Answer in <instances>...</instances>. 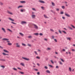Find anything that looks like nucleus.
Wrapping results in <instances>:
<instances>
[{
  "label": "nucleus",
  "mask_w": 75,
  "mask_h": 75,
  "mask_svg": "<svg viewBox=\"0 0 75 75\" xmlns=\"http://www.w3.org/2000/svg\"><path fill=\"white\" fill-rule=\"evenodd\" d=\"M1 61H6V60L2 59H0Z\"/></svg>",
  "instance_id": "6ab92c4d"
},
{
  "label": "nucleus",
  "mask_w": 75,
  "mask_h": 75,
  "mask_svg": "<svg viewBox=\"0 0 75 75\" xmlns=\"http://www.w3.org/2000/svg\"><path fill=\"white\" fill-rule=\"evenodd\" d=\"M51 12H52V13H54V14L55 13V12L53 10H51Z\"/></svg>",
  "instance_id": "c03bdc74"
},
{
  "label": "nucleus",
  "mask_w": 75,
  "mask_h": 75,
  "mask_svg": "<svg viewBox=\"0 0 75 75\" xmlns=\"http://www.w3.org/2000/svg\"><path fill=\"white\" fill-rule=\"evenodd\" d=\"M3 51L4 52H7V53H9V52L5 49H4Z\"/></svg>",
  "instance_id": "0eeeda50"
},
{
  "label": "nucleus",
  "mask_w": 75,
  "mask_h": 75,
  "mask_svg": "<svg viewBox=\"0 0 75 75\" xmlns=\"http://www.w3.org/2000/svg\"><path fill=\"white\" fill-rule=\"evenodd\" d=\"M1 67L2 68H5V67L4 66H1Z\"/></svg>",
  "instance_id": "603ef678"
},
{
  "label": "nucleus",
  "mask_w": 75,
  "mask_h": 75,
  "mask_svg": "<svg viewBox=\"0 0 75 75\" xmlns=\"http://www.w3.org/2000/svg\"><path fill=\"white\" fill-rule=\"evenodd\" d=\"M21 65H22V66H24V64L23 63H20Z\"/></svg>",
  "instance_id": "412c9836"
},
{
  "label": "nucleus",
  "mask_w": 75,
  "mask_h": 75,
  "mask_svg": "<svg viewBox=\"0 0 75 75\" xmlns=\"http://www.w3.org/2000/svg\"><path fill=\"white\" fill-rule=\"evenodd\" d=\"M7 30H8L9 31H10V32H11L12 33V31H11V30H10V29H7Z\"/></svg>",
  "instance_id": "393cba45"
},
{
  "label": "nucleus",
  "mask_w": 75,
  "mask_h": 75,
  "mask_svg": "<svg viewBox=\"0 0 75 75\" xmlns=\"http://www.w3.org/2000/svg\"><path fill=\"white\" fill-rule=\"evenodd\" d=\"M7 13L8 14H11V15H13V13L11 12H10L8 11Z\"/></svg>",
  "instance_id": "423d86ee"
},
{
  "label": "nucleus",
  "mask_w": 75,
  "mask_h": 75,
  "mask_svg": "<svg viewBox=\"0 0 75 75\" xmlns=\"http://www.w3.org/2000/svg\"><path fill=\"white\" fill-rule=\"evenodd\" d=\"M20 3H25V1H21Z\"/></svg>",
  "instance_id": "aec40b11"
},
{
  "label": "nucleus",
  "mask_w": 75,
  "mask_h": 75,
  "mask_svg": "<svg viewBox=\"0 0 75 75\" xmlns=\"http://www.w3.org/2000/svg\"><path fill=\"white\" fill-rule=\"evenodd\" d=\"M41 8H42V9L43 10H44V7L43 6H42L41 7Z\"/></svg>",
  "instance_id": "5fc2aeb1"
},
{
  "label": "nucleus",
  "mask_w": 75,
  "mask_h": 75,
  "mask_svg": "<svg viewBox=\"0 0 75 75\" xmlns=\"http://www.w3.org/2000/svg\"><path fill=\"white\" fill-rule=\"evenodd\" d=\"M2 40L3 41H6L7 40H9V39L7 38H4L2 39Z\"/></svg>",
  "instance_id": "20e7f679"
},
{
  "label": "nucleus",
  "mask_w": 75,
  "mask_h": 75,
  "mask_svg": "<svg viewBox=\"0 0 75 75\" xmlns=\"http://www.w3.org/2000/svg\"><path fill=\"white\" fill-rule=\"evenodd\" d=\"M34 52L36 55H38V53H37V52L36 51H34Z\"/></svg>",
  "instance_id": "c756f323"
},
{
  "label": "nucleus",
  "mask_w": 75,
  "mask_h": 75,
  "mask_svg": "<svg viewBox=\"0 0 75 75\" xmlns=\"http://www.w3.org/2000/svg\"><path fill=\"white\" fill-rule=\"evenodd\" d=\"M69 29H70V30H73L72 28L71 27H69Z\"/></svg>",
  "instance_id": "3c124183"
},
{
  "label": "nucleus",
  "mask_w": 75,
  "mask_h": 75,
  "mask_svg": "<svg viewBox=\"0 0 75 75\" xmlns=\"http://www.w3.org/2000/svg\"><path fill=\"white\" fill-rule=\"evenodd\" d=\"M21 12H23V11H25V10L24 9H23V10L21 9Z\"/></svg>",
  "instance_id": "a211bd4d"
},
{
  "label": "nucleus",
  "mask_w": 75,
  "mask_h": 75,
  "mask_svg": "<svg viewBox=\"0 0 75 75\" xmlns=\"http://www.w3.org/2000/svg\"><path fill=\"white\" fill-rule=\"evenodd\" d=\"M50 61L52 64H54V62H53V61H52V60H51Z\"/></svg>",
  "instance_id": "4d7b16f0"
},
{
  "label": "nucleus",
  "mask_w": 75,
  "mask_h": 75,
  "mask_svg": "<svg viewBox=\"0 0 75 75\" xmlns=\"http://www.w3.org/2000/svg\"><path fill=\"white\" fill-rule=\"evenodd\" d=\"M19 34H20L22 37H23V36H24V34H23L22 33H20Z\"/></svg>",
  "instance_id": "2eb2a0df"
},
{
  "label": "nucleus",
  "mask_w": 75,
  "mask_h": 75,
  "mask_svg": "<svg viewBox=\"0 0 75 75\" xmlns=\"http://www.w3.org/2000/svg\"><path fill=\"white\" fill-rule=\"evenodd\" d=\"M8 19H9V20H11V21H14V20L11 19L10 18H9Z\"/></svg>",
  "instance_id": "ddd939ff"
},
{
  "label": "nucleus",
  "mask_w": 75,
  "mask_h": 75,
  "mask_svg": "<svg viewBox=\"0 0 75 75\" xmlns=\"http://www.w3.org/2000/svg\"><path fill=\"white\" fill-rule=\"evenodd\" d=\"M54 40L55 42H57V39H54Z\"/></svg>",
  "instance_id": "c9c22d12"
},
{
  "label": "nucleus",
  "mask_w": 75,
  "mask_h": 75,
  "mask_svg": "<svg viewBox=\"0 0 75 75\" xmlns=\"http://www.w3.org/2000/svg\"><path fill=\"white\" fill-rule=\"evenodd\" d=\"M59 68V67H58V66H56V68Z\"/></svg>",
  "instance_id": "e2e57ef3"
},
{
  "label": "nucleus",
  "mask_w": 75,
  "mask_h": 75,
  "mask_svg": "<svg viewBox=\"0 0 75 75\" xmlns=\"http://www.w3.org/2000/svg\"><path fill=\"white\" fill-rule=\"evenodd\" d=\"M32 18H35V15H32Z\"/></svg>",
  "instance_id": "4468645a"
},
{
  "label": "nucleus",
  "mask_w": 75,
  "mask_h": 75,
  "mask_svg": "<svg viewBox=\"0 0 75 75\" xmlns=\"http://www.w3.org/2000/svg\"><path fill=\"white\" fill-rule=\"evenodd\" d=\"M45 69H48V67H47L46 66H45Z\"/></svg>",
  "instance_id": "09e8293b"
},
{
  "label": "nucleus",
  "mask_w": 75,
  "mask_h": 75,
  "mask_svg": "<svg viewBox=\"0 0 75 75\" xmlns=\"http://www.w3.org/2000/svg\"><path fill=\"white\" fill-rule=\"evenodd\" d=\"M11 23H12V24H17V23H15L13 22H11Z\"/></svg>",
  "instance_id": "8fccbe9b"
},
{
  "label": "nucleus",
  "mask_w": 75,
  "mask_h": 75,
  "mask_svg": "<svg viewBox=\"0 0 75 75\" xmlns=\"http://www.w3.org/2000/svg\"><path fill=\"white\" fill-rule=\"evenodd\" d=\"M23 6L21 5V6H18V8H21V7H23Z\"/></svg>",
  "instance_id": "dca6fc26"
},
{
  "label": "nucleus",
  "mask_w": 75,
  "mask_h": 75,
  "mask_svg": "<svg viewBox=\"0 0 75 75\" xmlns=\"http://www.w3.org/2000/svg\"><path fill=\"white\" fill-rule=\"evenodd\" d=\"M22 58L23 59H25V60H26V61H30V59H29L24 57H22Z\"/></svg>",
  "instance_id": "f03ea898"
},
{
  "label": "nucleus",
  "mask_w": 75,
  "mask_h": 75,
  "mask_svg": "<svg viewBox=\"0 0 75 75\" xmlns=\"http://www.w3.org/2000/svg\"><path fill=\"white\" fill-rule=\"evenodd\" d=\"M36 58L37 59H40V57H39L37 56L36 57Z\"/></svg>",
  "instance_id": "79ce46f5"
},
{
  "label": "nucleus",
  "mask_w": 75,
  "mask_h": 75,
  "mask_svg": "<svg viewBox=\"0 0 75 75\" xmlns=\"http://www.w3.org/2000/svg\"><path fill=\"white\" fill-rule=\"evenodd\" d=\"M62 51H65V50L64 49H63Z\"/></svg>",
  "instance_id": "338daca9"
},
{
  "label": "nucleus",
  "mask_w": 75,
  "mask_h": 75,
  "mask_svg": "<svg viewBox=\"0 0 75 75\" xmlns=\"http://www.w3.org/2000/svg\"><path fill=\"white\" fill-rule=\"evenodd\" d=\"M65 16H67V17H70V15H69V14H67V13H65Z\"/></svg>",
  "instance_id": "9b49d317"
},
{
  "label": "nucleus",
  "mask_w": 75,
  "mask_h": 75,
  "mask_svg": "<svg viewBox=\"0 0 75 75\" xmlns=\"http://www.w3.org/2000/svg\"><path fill=\"white\" fill-rule=\"evenodd\" d=\"M1 30H2L3 31H4V32L5 33H6V30H5V29H4V28H1Z\"/></svg>",
  "instance_id": "7ed1b4c3"
},
{
  "label": "nucleus",
  "mask_w": 75,
  "mask_h": 75,
  "mask_svg": "<svg viewBox=\"0 0 75 75\" xmlns=\"http://www.w3.org/2000/svg\"><path fill=\"white\" fill-rule=\"evenodd\" d=\"M7 42H10V41L8 40H6Z\"/></svg>",
  "instance_id": "774afa93"
},
{
  "label": "nucleus",
  "mask_w": 75,
  "mask_h": 75,
  "mask_svg": "<svg viewBox=\"0 0 75 75\" xmlns=\"http://www.w3.org/2000/svg\"><path fill=\"white\" fill-rule=\"evenodd\" d=\"M26 23H27V22H26L24 21H22L21 23V24H26Z\"/></svg>",
  "instance_id": "6e6552de"
},
{
  "label": "nucleus",
  "mask_w": 75,
  "mask_h": 75,
  "mask_svg": "<svg viewBox=\"0 0 75 75\" xmlns=\"http://www.w3.org/2000/svg\"><path fill=\"white\" fill-rule=\"evenodd\" d=\"M52 6H55V4H54V2H52Z\"/></svg>",
  "instance_id": "b1692460"
},
{
  "label": "nucleus",
  "mask_w": 75,
  "mask_h": 75,
  "mask_svg": "<svg viewBox=\"0 0 75 75\" xmlns=\"http://www.w3.org/2000/svg\"><path fill=\"white\" fill-rule=\"evenodd\" d=\"M8 45H12V44L10 43H8Z\"/></svg>",
  "instance_id": "7c9ffc66"
},
{
  "label": "nucleus",
  "mask_w": 75,
  "mask_h": 75,
  "mask_svg": "<svg viewBox=\"0 0 75 75\" xmlns=\"http://www.w3.org/2000/svg\"><path fill=\"white\" fill-rule=\"evenodd\" d=\"M67 40H71V38L69 37L67 38Z\"/></svg>",
  "instance_id": "bb28decb"
},
{
  "label": "nucleus",
  "mask_w": 75,
  "mask_h": 75,
  "mask_svg": "<svg viewBox=\"0 0 75 75\" xmlns=\"http://www.w3.org/2000/svg\"><path fill=\"white\" fill-rule=\"evenodd\" d=\"M49 67H51V68H53V66H52L50 64L49 65Z\"/></svg>",
  "instance_id": "4c0bfd02"
},
{
  "label": "nucleus",
  "mask_w": 75,
  "mask_h": 75,
  "mask_svg": "<svg viewBox=\"0 0 75 75\" xmlns=\"http://www.w3.org/2000/svg\"><path fill=\"white\" fill-rule=\"evenodd\" d=\"M32 10L34 11H35V8H32Z\"/></svg>",
  "instance_id": "bf43d9fd"
},
{
  "label": "nucleus",
  "mask_w": 75,
  "mask_h": 75,
  "mask_svg": "<svg viewBox=\"0 0 75 75\" xmlns=\"http://www.w3.org/2000/svg\"><path fill=\"white\" fill-rule=\"evenodd\" d=\"M33 25L34 26V28H35L36 29V30H38V27L37 25L35 24H33Z\"/></svg>",
  "instance_id": "f257e3e1"
},
{
  "label": "nucleus",
  "mask_w": 75,
  "mask_h": 75,
  "mask_svg": "<svg viewBox=\"0 0 75 75\" xmlns=\"http://www.w3.org/2000/svg\"><path fill=\"white\" fill-rule=\"evenodd\" d=\"M16 47H18V48H20V45L18 44L17 43L16 44Z\"/></svg>",
  "instance_id": "39448f33"
},
{
  "label": "nucleus",
  "mask_w": 75,
  "mask_h": 75,
  "mask_svg": "<svg viewBox=\"0 0 75 75\" xmlns=\"http://www.w3.org/2000/svg\"><path fill=\"white\" fill-rule=\"evenodd\" d=\"M3 3L1 2H0V5H1V6H2V5H3Z\"/></svg>",
  "instance_id": "58836bf2"
},
{
  "label": "nucleus",
  "mask_w": 75,
  "mask_h": 75,
  "mask_svg": "<svg viewBox=\"0 0 75 75\" xmlns=\"http://www.w3.org/2000/svg\"><path fill=\"white\" fill-rule=\"evenodd\" d=\"M22 45H23V46H26V45L24 43H22Z\"/></svg>",
  "instance_id": "72a5a7b5"
},
{
  "label": "nucleus",
  "mask_w": 75,
  "mask_h": 75,
  "mask_svg": "<svg viewBox=\"0 0 75 75\" xmlns=\"http://www.w3.org/2000/svg\"><path fill=\"white\" fill-rule=\"evenodd\" d=\"M51 37H52V39H54V37H55V36H51Z\"/></svg>",
  "instance_id": "a19ab883"
},
{
  "label": "nucleus",
  "mask_w": 75,
  "mask_h": 75,
  "mask_svg": "<svg viewBox=\"0 0 75 75\" xmlns=\"http://www.w3.org/2000/svg\"><path fill=\"white\" fill-rule=\"evenodd\" d=\"M62 8L63 9H65V6H62Z\"/></svg>",
  "instance_id": "cd10ccee"
},
{
  "label": "nucleus",
  "mask_w": 75,
  "mask_h": 75,
  "mask_svg": "<svg viewBox=\"0 0 75 75\" xmlns=\"http://www.w3.org/2000/svg\"><path fill=\"white\" fill-rule=\"evenodd\" d=\"M37 74H38V75H40V72H38L37 73Z\"/></svg>",
  "instance_id": "69168bd1"
},
{
  "label": "nucleus",
  "mask_w": 75,
  "mask_h": 75,
  "mask_svg": "<svg viewBox=\"0 0 75 75\" xmlns=\"http://www.w3.org/2000/svg\"><path fill=\"white\" fill-rule=\"evenodd\" d=\"M28 46H29V47H31V45L30 44H28Z\"/></svg>",
  "instance_id": "052dcab7"
},
{
  "label": "nucleus",
  "mask_w": 75,
  "mask_h": 75,
  "mask_svg": "<svg viewBox=\"0 0 75 75\" xmlns=\"http://www.w3.org/2000/svg\"><path fill=\"white\" fill-rule=\"evenodd\" d=\"M13 70H14V71H17V69H16V68H13Z\"/></svg>",
  "instance_id": "f704fd0d"
},
{
  "label": "nucleus",
  "mask_w": 75,
  "mask_h": 75,
  "mask_svg": "<svg viewBox=\"0 0 75 75\" xmlns=\"http://www.w3.org/2000/svg\"><path fill=\"white\" fill-rule=\"evenodd\" d=\"M20 72L21 74H24V73L23 72Z\"/></svg>",
  "instance_id": "de8ad7c7"
},
{
  "label": "nucleus",
  "mask_w": 75,
  "mask_h": 75,
  "mask_svg": "<svg viewBox=\"0 0 75 75\" xmlns=\"http://www.w3.org/2000/svg\"><path fill=\"white\" fill-rule=\"evenodd\" d=\"M28 38H32V36H28Z\"/></svg>",
  "instance_id": "a878e982"
},
{
  "label": "nucleus",
  "mask_w": 75,
  "mask_h": 75,
  "mask_svg": "<svg viewBox=\"0 0 75 75\" xmlns=\"http://www.w3.org/2000/svg\"><path fill=\"white\" fill-rule=\"evenodd\" d=\"M46 73H48V74H50V73H51L50 71L48 70H47L46 71Z\"/></svg>",
  "instance_id": "1a4fd4ad"
},
{
  "label": "nucleus",
  "mask_w": 75,
  "mask_h": 75,
  "mask_svg": "<svg viewBox=\"0 0 75 75\" xmlns=\"http://www.w3.org/2000/svg\"><path fill=\"white\" fill-rule=\"evenodd\" d=\"M60 14H64V12H61Z\"/></svg>",
  "instance_id": "13d9d810"
},
{
  "label": "nucleus",
  "mask_w": 75,
  "mask_h": 75,
  "mask_svg": "<svg viewBox=\"0 0 75 75\" xmlns=\"http://www.w3.org/2000/svg\"><path fill=\"white\" fill-rule=\"evenodd\" d=\"M39 2H40V3H45V2L39 0Z\"/></svg>",
  "instance_id": "9d476101"
},
{
  "label": "nucleus",
  "mask_w": 75,
  "mask_h": 75,
  "mask_svg": "<svg viewBox=\"0 0 75 75\" xmlns=\"http://www.w3.org/2000/svg\"><path fill=\"white\" fill-rule=\"evenodd\" d=\"M59 33H60V34H62V33L61 32V30H59Z\"/></svg>",
  "instance_id": "680f3d73"
},
{
  "label": "nucleus",
  "mask_w": 75,
  "mask_h": 75,
  "mask_svg": "<svg viewBox=\"0 0 75 75\" xmlns=\"http://www.w3.org/2000/svg\"><path fill=\"white\" fill-rule=\"evenodd\" d=\"M44 17H45V18H49L48 17H47V16L46 15L44 14Z\"/></svg>",
  "instance_id": "f8f14e48"
},
{
  "label": "nucleus",
  "mask_w": 75,
  "mask_h": 75,
  "mask_svg": "<svg viewBox=\"0 0 75 75\" xmlns=\"http://www.w3.org/2000/svg\"><path fill=\"white\" fill-rule=\"evenodd\" d=\"M59 64H61V65H62V62H61V61H59Z\"/></svg>",
  "instance_id": "e433bc0d"
},
{
  "label": "nucleus",
  "mask_w": 75,
  "mask_h": 75,
  "mask_svg": "<svg viewBox=\"0 0 75 75\" xmlns=\"http://www.w3.org/2000/svg\"><path fill=\"white\" fill-rule=\"evenodd\" d=\"M51 49L50 48L48 47L47 48V50H50Z\"/></svg>",
  "instance_id": "2f4dec72"
},
{
  "label": "nucleus",
  "mask_w": 75,
  "mask_h": 75,
  "mask_svg": "<svg viewBox=\"0 0 75 75\" xmlns=\"http://www.w3.org/2000/svg\"><path fill=\"white\" fill-rule=\"evenodd\" d=\"M34 70H35L36 71H38V69H34Z\"/></svg>",
  "instance_id": "864d4df0"
},
{
  "label": "nucleus",
  "mask_w": 75,
  "mask_h": 75,
  "mask_svg": "<svg viewBox=\"0 0 75 75\" xmlns=\"http://www.w3.org/2000/svg\"><path fill=\"white\" fill-rule=\"evenodd\" d=\"M56 10L57 11H59V9L58 8H56Z\"/></svg>",
  "instance_id": "473e14b6"
},
{
  "label": "nucleus",
  "mask_w": 75,
  "mask_h": 75,
  "mask_svg": "<svg viewBox=\"0 0 75 75\" xmlns=\"http://www.w3.org/2000/svg\"><path fill=\"white\" fill-rule=\"evenodd\" d=\"M17 68H18V69H20V70H21V69L19 67H18Z\"/></svg>",
  "instance_id": "0e129e2a"
},
{
  "label": "nucleus",
  "mask_w": 75,
  "mask_h": 75,
  "mask_svg": "<svg viewBox=\"0 0 75 75\" xmlns=\"http://www.w3.org/2000/svg\"><path fill=\"white\" fill-rule=\"evenodd\" d=\"M62 18L63 20H65V17L62 16Z\"/></svg>",
  "instance_id": "a18cd8bd"
},
{
  "label": "nucleus",
  "mask_w": 75,
  "mask_h": 75,
  "mask_svg": "<svg viewBox=\"0 0 75 75\" xmlns=\"http://www.w3.org/2000/svg\"><path fill=\"white\" fill-rule=\"evenodd\" d=\"M69 71L70 72H71L72 71V69H71V67H69Z\"/></svg>",
  "instance_id": "5701e85b"
},
{
  "label": "nucleus",
  "mask_w": 75,
  "mask_h": 75,
  "mask_svg": "<svg viewBox=\"0 0 75 75\" xmlns=\"http://www.w3.org/2000/svg\"><path fill=\"white\" fill-rule=\"evenodd\" d=\"M34 35H39V34L38 33H34Z\"/></svg>",
  "instance_id": "c85d7f7f"
},
{
  "label": "nucleus",
  "mask_w": 75,
  "mask_h": 75,
  "mask_svg": "<svg viewBox=\"0 0 75 75\" xmlns=\"http://www.w3.org/2000/svg\"><path fill=\"white\" fill-rule=\"evenodd\" d=\"M41 36V35H43V34H42V33H40L39 34Z\"/></svg>",
  "instance_id": "6e6d98bb"
},
{
  "label": "nucleus",
  "mask_w": 75,
  "mask_h": 75,
  "mask_svg": "<svg viewBox=\"0 0 75 75\" xmlns=\"http://www.w3.org/2000/svg\"><path fill=\"white\" fill-rule=\"evenodd\" d=\"M50 30L51 31H52V32H54V30H53L52 29H50Z\"/></svg>",
  "instance_id": "ea45409f"
},
{
  "label": "nucleus",
  "mask_w": 75,
  "mask_h": 75,
  "mask_svg": "<svg viewBox=\"0 0 75 75\" xmlns=\"http://www.w3.org/2000/svg\"><path fill=\"white\" fill-rule=\"evenodd\" d=\"M2 54L4 55H9L8 54H6L4 53H3Z\"/></svg>",
  "instance_id": "f3484780"
},
{
  "label": "nucleus",
  "mask_w": 75,
  "mask_h": 75,
  "mask_svg": "<svg viewBox=\"0 0 75 75\" xmlns=\"http://www.w3.org/2000/svg\"><path fill=\"white\" fill-rule=\"evenodd\" d=\"M60 59L62 61V62H64V61L63 59H62L61 58H60Z\"/></svg>",
  "instance_id": "37998d69"
},
{
  "label": "nucleus",
  "mask_w": 75,
  "mask_h": 75,
  "mask_svg": "<svg viewBox=\"0 0 75 75\" xmlns=\"http://www.w3.org/2000/svg\"><path fill=\"white\" fill-rule=\"evenodd\" d=\"M71 27H72L73 28H74V29H75V26H74L73 25H72L71 24Z\"/></svg>",
  "instance_id": "4be33fe9"
},
{
  "label": "nucleus",
  "mask_w": 75,
  "mask_h": 75,
  "mask_svg": "<svg viewBox=\"0 0 75 75\" xmlns=\"http://www.w3.org/2000/svg\"><path fill=\"white\" fill-rule=\"evenodd\" d=\"M62 32H63V33H64V34H67L66 32H65V31H62Z\"/></svg>",
  "instance_id": "49530a36"
}]
</instances>
